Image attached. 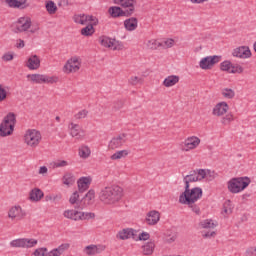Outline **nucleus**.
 Masks as SVG:
<instances>
[{"label": "nucleus", "mask_w": 256, "mask_h": 256, "mask_svg": "<svg viewBox=\"0 0 256 256\" xmlns=\"http://www.w3.org/2000/svg\"><path fill=\"white\" fill-rule=\"evenodd\" d=\"M123 199V188L120 186H106L99 192V200L104 205H115Z\"/></svg>", "instance_id": "nucleus-1"}, {"label": "nucleus", "mask_w": 256, "mask_h": 256, "mask_svg": "<svg viewBox=\"0 0 256 256\" xmlns=\"http://www.w3.org/2000/svg\"><path fill=\"white\" fill-rule=\"evenodd\" d=\"M203 197V189L200 187L191 188V185L185 186L184 192L179 196V203H197Z\"/></svg>", "instance_id": "nucleus-2"}, {"label": "nucleus", "mask_w": 256, "mask_h": 256, "mask_svg": "<svg viewBox=\"0 0 256 256\" xmlns=\"http://www.w3.org/2000/svg\"><path fill=\"white\" fill-rule=\"evenodd\" d=\"M15 123H17L15 113L9 112L0 124V137H9V135H13V131H15Z\"/></svg>", "instance_id": "nucleus-3"}, {"label": "nucleus", "mask_w": 256, "mask_h": 256, "mask_svg": "<svg viewBox=\"0 0 256 256\" xmlns=\"http://www.w3.org/2000/svg\"><path fill=\"white\" fill-rule=\"evenodd\" d=\"M24 141L26 145L35 149V147H38L39 143H41V132L35 129L27 130L24 136Z\"/></svg>", "instance_id": "nucleus-4"}, {"label": "nucleus", "mask_w": 256, "mask_h": 256, "mask_svg": "<svg viewBox=\"0 0 256 256\" xmlns=\"http://www.w3.org/2000/svg\"><path fill=\"white\" fill-rule=\"evenodd\" d=\"M35 245H37V240L29 238H18L10 242V247L19 249H31Z\"/></svg>", "instance_id": "nucleus-5"}, {"label": "nucleus", "mask_w": 256, "mask_h": 256, "mask_svg": "<svg viewBox=\"0 0 256 256\" xmlns=\"http://www.w3.org/2000/svg\"><path fill=\"white\" fill-rule=\"evenodd\" d=\"M100 44L102 47H107L108 49H112L113 51H122L123 43L118 40L111 39L107 36H101L99 38Z\"/></svg>", "instance_id": "nucleus-6"}, {"label": "nucleus", "mask_w": 256, "mask_h": 256, "mask_svg": "<svg viewBox=\"0 0 256 256\" xmlns=\"http://www.w3.org/2000/svg\"><path fill=\"white\" fill-rule=\"evenodd\" d=\"M219 61H221V56H207L201 59L199 62V67L200 69L207 71L209 69H213V67H215Z\"/></svg>", "instance_id": "nucleus-7"}, {"label": "nucleus", "mask_w": 256, "mask_h": 256, "mask_svg": "<svg viewBox=\"0 0 256 256\" xmlns=\"http://www.w3.org/2000/svg\"><path fill=\"white\" fill-rule=\"evenodd\" d=\"M108 13L114 19H117V17H131L133 15V9L123 10L119 6H112L108 9Z\"/></svg>", "instance_id": "nucleus-8"}, {"label": "nucleus", "mask_w": 256, "mask_h": 256, "mask_svg": "<svg viewBox=\"0 0 256 256\" xmlns=\"http://www.w3.org/2000/svg\"><path fill=\"white\" fill-rule=\"evenodd\" d=\"M15 30L14 33H23L29 29H31V18L29 17H21L14 24Z\"/></svg>", "instance_id": "nucleus-9"}, {"label": "nucleus", "mask_w": 256, "mask_h": 256, "mask_svg": "<svg viewBox=\"0 0 256 256\" xmlns=\"http://www.w3.org/2000/svg\"><path fill=\"white\" fill-rule=\"evenodd\" d=\"M26 216L27 213L23 211V208H21V206H14L10 208V210L8 211V217L12 221H15V219L16 221H23V219H25Z\"/></svg>", "instance_id": "nucleus-10"}, {"label": "nucleus", "mask_w": 256, "mask_h": 256, "mask_svg": "<svg viewBox=\"0 0 256 256\" xmlns=\"http://www.w3.org/2000/svg\"><path fill=\"white\" fill-rule=\"evenodd\" d=\"M95 201V190H89L85 196L80 200V204L75 206V209L83 210L87 205H93Z\"/></svg>", "instance_id": "nucleus-11"}, {"label": "nucleus", "mask_w": 256, "mask_h": 256, "mask_svg": "<svg viewBox=\"0 0 256 256\" xmlns=\"http://www.w3.org/2000/svg\"><path fill=\"white\" fill-rule=\"evenodd\" d=\"M232 56L238 59H249L251 57V49H249V46H239L232 51Z\"/></svg>", "instance_id": "nucleus-12"}, {"label": "nucleus", "mask_w": 256, "mask_h": 256, "mask_svg": "<svg viewBox=\"0 0 256 256\" xmlns=\"http://www.w3.org/2000/svg\"><path fill=\"white\" fill-rule=\"evenodd\" d=\"M200 144H201V139L199 137L197 136L188 137L184 141V147H186L184 151H192L193 149H197V147H199Z\"/></svg>", "instance_id": "nucleus-13"}, {"label": "nucleus", "mask_w": 256, "mask_h": 256, "mask_svg": "<svg viewBox=\"0 0 256 256\" xmlns=\"http://www.w3.org/2000/svg\"><path fill=\"white\" fill-rule=\"evenodd\" d=\"M126 137V134H120L112 138L108 145L109 149H119V147H123V145H125Z\"/></svg>", "instance_id": "nucleus-14"}, {"label": "nucleus", "mask_w": 256, "mask_h": 256, "mask_svg": "<svg viewBox=\"0 0 256 256\" xmlns=\"http://www.w3.org/2000/svg\"><path fill=\"white\" fill-rule=\"evenodd\" d=\"M229 111V104L227 102H219L215 105V107L212 110V115L215 117H222V115H225Z\"/></svg>", "instance_id": "nucleus-15"}, {"label": "nucleus", "mask_w": 256, "mask_h": 256, "mask_svg": "<svg viewBox=\"0 0 256 256\" xmlns=\"http://www.w3.org/2000/svg\"><path fill=\"white\" fill-rule=\"evenodd\" d=\"M69 129L71 137H75L76 139H84L85 132L83 131V129H81V126L71 122Z\"/></svg>", "instance_id": "nucleus-16"}, {"label": "nucleus", "mask_w": 256, "mask_h": 256, "mask_svg": "<svg viewBox=\"0 0 256 256\" xmlns=\"http://www.w3.org/2000/svg\"><path fill=\"white\" fill-rule=\"evenodd\" d=\"M26 67L30 69V71H35L41 67V60L39 59V56L32 55L28 58L26 62Z\"/></svg>", "instance_id": "nucleus-17"}, {"label": "nucleus", "mask_w": 256, "mask_h": 256, "mask_svg": "<svg viewBox=\"0 0 256 256\" xmlns=\"http://www.w3.org/2000/svg\"><path fill=\"white\" fill-rule=\"evenodd\" d=\"M105 249L104 245H89L84 248V253L86 255H98L99 253H103V250Z\"/></svg>", "instance_id": "nucleus-18"}, {"label": "nucleus", "mask_w": 256, "mask_h": 256, "mask_svg": "<svg viewBox=\"0 0 256 256\" xmlns=\"http://www.w3.org/2000/svg\"><path fill=\"white\" fill-rule=\"evenodd\" d=\"M160 219L161 215L159 214V211L152 210L146 216V223L148 225H157Z\"/></svg>", "instance_id": "nucleus-19"}, {"label": "nucleus", "mask_w": 256, "mask_h": 256, "mask_svg": "<svg viewBox=\"0 0 256 256\" xmlns=\"http://www.w3.org/2000/svg\"><path fill=\"white\" fill-rule=\"evenodd\" d=\"M114 3L121 5V7L132 9V15L135 13L137 0H114Z\"/></svg>", "instance_id": "nucleus-20"}, {"label": "nucleus", "mask_w": 256, "mask_h": 256, "mask_svg": "<svg viewBox=\"0 0 256 256\" xmlns=\"http://www.w3.org/2000/svg\"><path fill=\"white\" fill-rule=\"evenodd\" d=\"M42 197H45V194L39 188H34L29 193L30 201H34L35 203H37L38 201H41Z\"/></svg>", "instance_id": "nucleus-21"}, {"label": "nucleus", "mask_w": 256, "mask_h": 256, "mask_svg": "<svg viewBox=\"0 0 256 256\" xmlns=\"http://www.w3.org/2000/svg\"><path fill=\"white\" fill-rule=\"evenodd\" d=\"M5 3L12 9H25V7H27L25 6L27 3L25 0H5Z\"/></svg>", "instance_id": "nucleus-22"}, {"label": "nucleus", "mask_w": 256, "mask_h": 256, "mask_svg": "<svg viewBox=\"0 0 256 256\" xmlns=\"http://www.w3.org/2000/svg\"><path fill=\"white\" fill-rule=\"evenodd\" d=\"M139 21L135 17L128 18L124 21V27L126 31H135L137 29Z\"/></svg>", "instance_id": "nucleus-23"}, {"label": "nucleus", "mask_w": 256, "mask_h": 256, "mask_svg": "<svg viewBox=\"0 0 256 256\" xmlns=\"http://www.w3.org/2000/svg\"><path fill=\"white\" fill-rule=\"evenodd\" d=\"M89 185H91V178L82 177L78 180V189L80 193L87 191L89 189Z\"/></svg>", "instance_id": "nucleus-24"}, {"label": "nucleus", "mask_w": 256, "mask_h": 256, "mask_svg": "<svg viewBox=\"0 0 256 256\" xmlns=\"http://www.w3.org/2000/svg\"><path fill=\"white\" fill-rule=\"evenodd\" d=\"M81 212L77 210H66L64 211V217L71 219L72 221H81Z\"/></svg>", "instance_id": "nucleus-25"}, {"label": "nucleus", "mask_w": 256, "mask_h": 256, "mask_svg": "<svg viewBox=\"0 0 256 256\" xmlns=\"http://www.w3.org/2000/svg\"><path fill=\"white\" fill-rule=\"evenodd\" d=\"M236 183L238 184V187L240 188L241 191H245L247 187L251 184V178L245 176V177H239L235 178Z\"/></svg>", "instance_id": "nucleus-26"}, {"label": "nucleus", "mask_w": 256, "mask_h": 256, "mask_svg": "<svg viewBox=\"0 0 256 256\" xmlns=\"http://www.w3.org/2000/svg\"><path fill=\"white\" fill-rule=\"evenodd\" d=\"M179 76L177 75H170L166 77L162 83L164 87H174V85H177L179 83Z\"/></svg>", "instance_id": "nucleus-27"}, {"label": "nucleus", "mask_w": 256, "mask_h": 256, "mask_svg": "<svg viewBox=\"0 0 256 256\" xmlns=\"http://www.w3.org/2000/svg\"><path fill=\"white\" fill-rule=\"evenodd\" d=\"M183 181L185 183V187H187V185H190L189 183H197V181H199V177H197V171H190L189 175H186L183 178Z\"/></svg>", "instance_id": "nucleus-28"}, {"label": "nucleus", "mask_w": 256, "mask_h": 256, "mask_svg": "<svg viewBox=\"0 0 256 256\" xmlns=\"http://www.w3.org/2000/svg\"><path fill=\"white\" fill-rule=\"evenodd\" d=\"M45 74H28L27 78L32 81V83H36L38 85H41L45 83Z\"/></svg>", "instance_id": "nucleus-29"}, {"label": "nucleus", "mask_w": 256, "mask_h": 256, "mask_svg": "<svg viewBox=\"0 0 256 256\" xmlns=\"http://www.w3.org/2000/svg\"><path fill=\"white\" fill-rule=\"evenodd\" d=\"M228 190L230 193H241V188L239 187V184H237L236 178H232L228 181Z\"/></svg>", "instance_id": "nucleus-30"}, {"label": "nucleus", "mask_w": 256, "mask_h": 256, "mask_svg": "<svg viewBox=\"0 0 256 256\" xmlns=\"http://www.w3.org/2000/svg\"><path fill=\"white\" fill-rule=\"evenodd\" d=\"M79 69V64H73L71 62H66V64L63 67L64 73H77Z\"/></svg>", "instance_id": "nucleus-31"}, {"label": "nucleus", "mask_w": 256, "mask_h": 256, "mask_svg": "<svg viewBox=\"0 0 256 256\" xmlns=\"http://www.w3.org/2000/svg\"><path fill=\"white\" fill-rule=\"evenodd\" d=\"M131 235H133V228H127L120 231L117 237L118 239L125 241V239H131Z\"/></svg>", "instance_id": "nucleus-32"}, {"label": "nucleus", "mask_w": 256, "mask_h": 256, "mask_svg": "<svg viewBox=\"0 0 256 256\" xmlns=\"http://www.w3.org/2000/svg\"><path fill=\"white\" fill-rule=\"evenodd\" d=\"M199 227L202 229H215V227H217V223L213 222L212 219H206L199 223Z\"/></svg>", "instance_id": "nucleus-33"}, {"label": "nucleus", "mask_w": 256, "mask_h": 256, "mask_svg": "<svg viewBox=\"0 0 256 256\" xmlns=\"http://www.w3.org/2000/svg\"><path fill=\"white\" fill-rule=\"evenodd\" d=\"M79 155L81 159H88V157L91 156V148H89L87 145H82L79 148Z\"/></svg>", "instance_id": "nucleus-34"}, {"label": "nucleus", "mask_w": 256, "mask_h": 256, "mask_svg": "<svg viewBox=\"0 0 256 256\" xmlns=\"http://www.w3.org/2000/svg\"><path fill=\"white\" fill-rule=\"evenodd\" d=\"M142 249L144 255H153V251H155V243L147 242L145 245L142 246Z\"/></svg>", "instance_id": "nucleus-35"}, {"label": "nucleus", "mask_w": 256, "mask_h": 256, "mask_svg": "<svg viewBox=\"0 0 256 256\" xmlns=\"http://www.w3.org/2000/svg\"><path fill=\"white\" fill-rule=\"evenodd\" d=\"M74 22L78 23L79 25H87V19H91L85 14H76L73 17Z\"/></svg>", "instance_id": "nucleus-36"}, {"label": "nucleus", "mask_w": 256, "mask_h": 256, "mask_svg": "<svg viewBox=\"0 0 256 256\" xmlns=\"http://www.w3.org/2000/svg\"><path fill=\"white\" fill-rule=\"evenodd\" d=\"M45 7L49 15H55L57 13V5L55 4V2L48 0L46 1Z\"/></svg>", "instance_id": "nucleus-37"}, {"label": "nucleus", "mask_w": 256, "mask_h": 256, "mask_svg": "<svg viewBox=\"0 0 256 256\" xmlns=\"http://www.w3.org/2000/svg\"><path fill=\"white\" fill-rule=\"evenodd\" d=\"M181 205H187L195 215H201V208L195 202H180Z\"/></svg>", "instance_id": "nucleus-38"}, {"label": "nucleus", "mask_w": 256, "mask_h": 256, "mask_svg": "<svg viewBox=\"0 0 256 256\" xmlns=\"http://www.w3.org/2000/svg\"><path fill=\"white\" fill-rule=\"evenodd\" d=\"M221 95L224 99H234L235 98V90L231 88H223L221 90Z\"/></svg>", "instance_id": "nucleus-39"}, {"label": "nucleus", "mask_w": 256, "mask_h": 256, "mask_svg": "<svg viewBox=\"0 0 256 256\" xmlns=\"http://www.w3.org/2000/svg\"><path fill=\"white\" fill-rule=\"evenodd\" d=\"M93 33H95V28L93 27V24H89L81 29V35H83L84 37H91Z\"/></svg>", "instance_id": "nucleus-40"}, {"label": "nucleus", "mask_w": 256, "mask_h": 256, "mask_svg": "<svg viewBox=\"0 0 256 256\" xmlns=\"http://www.w3.org/2000/svg\"><path fill=\"white\" fill-rule=\"evenodd\" d=\"M63 183L68 187L75 184V176L72 173H66L63 176Z\"/></svg>", "instance_id": "nucleus-41"}, {"label": "nucleus", "mask_w": 256, "mask_h": 256, "mask_svg": "<svg viewBox=\"0 0 256 256\" xmlns=\"http://www.w3.org/2000/svg\"><path fill=\"white\" fill-rule=\"evenodd\" d=\"M69 203H70L71 205H74V208H75V207H79V205H81V200H79V192L75 191V192L71 195V197H70V199H69Z\"/></svg>", "instance_id": "nucleus-42"}, {"label": "nucleus", "mask_w": 256, "mask_h": 256, "mask_svg": "<svg viewBox=\"0 0 256 256\" xmlns=\"http://www.w3.org/2000/svg\"><path fill=\"white\" fill-rule=\"evenodd\" d=\"M52 169H61L63 167H68L69 162L67 160H57L51 163Z\"/></svg>", "instance_id": "nucleus-43"}, {"label": "nucleus", "mask_w": 256, "mask_h": 256, "mask_svg": "<svg viewBox=\"0 0 256 256\" xmlns=\"http://www.w3.org/2000/svg\"><path fill=\"white\" fill-rule=\"evenodd\" d=\"M223 213L226 215H231V213H233V203H231V200H226L224 202Z\"/></svg>", "instance_id": "nucleus-44"}, {"label": "nucleus", "mask_w": 256, "mask_h": 256, "mask_svg": "<svg viewBox=\"0 0 256 256\" xmlns=\"http://www.w3.org/2000/svg\"><path fill=\"white\" fill-rule=\"evenodd\" d=\"M127 155H129V151L128 150H120L115 152L112 156L111 159L113 161L117 160V159H123V157H127Z\"/></svg>", "instance_id": "nucleus-45"}, {"label": "nucleus", "mask_w": 256, "mask_h": 256, "mask_svg": "<svg viewBox=\"0 0 256 256\" xmlns=\"http://www.w3.org/2000/svg\"><path fill=\"white\" fill-rule=\"evenodd\" d=\"M232 67H233V64L229 60H225L222 63H220V70L226 71V73H231Z\"/></svg>", "instance_id": "nucleus-46"}, {"label": "nucleus", "mask_w": 256, "mask_h": 256, "mask_svg": "<svg viewBox=\"0 0 256 256\" xmlns=\"http://www.w3.org/2000/svg\"><path fill=\"white\" fill-rule=\"evenodd\" d=\"M161 42L157 41V40H148L147 43H146V47L147 49H152V50H155V49H159V47H161Z\"/></svg>", "instance_id": "nucleus-47"}, {"label": "nucleus", "mask_w": 256, "mask_h": 256, "mask_svg": "<svg viewBox=\"0 0 256 256\" xmlns=\"http://www.w3.org/2000/svg\"><path fill=\"white\" fill-rule=\"evenodd\" d=\"M196 171V176L198 177V181H203L205 177H207V173H211V170L198 169Z\"/></svg>", "instance_id": "nucleus-48"}, {"label": "nucleus", "mask_w": 256, "mask_h": 256, "mask_svg": "<svg viewBox=\"0 0 256 256\" xmlns=\"http://www.w3.org/2000/svg\"><path fill=\"white\" fill-rule=\"evenodd\" d=\"M86 219H95V213H93V212H80V221H85Z\"/></svg>", "instance_id": "nucleus-49"}, {"label": "nucleus", "mask_w": 256, "mask_h": 256, "mask_svg": "<svg viewBox=\"0 0 256 256\" xmlns=\"http://www.w3.org/2000/svg\"><path fill=\"white\" fill-rule=\"evenodd\" d=\"M69 247H71V244L69 243H64V244H61L59 246V248H55V250L57 251V253L61 256L63 255L64 251H68Z\"/></svg>", "instance_id": "nucleus-50"}, {"label": "nucleus", "mask_w": 256, "mask_h": 256, "mask_svg": "<svg viewBox=\"0 0 256 256\" xmlns=\"http://www.w3.org/2000/svg\"><path fill=\"white\" fill-rule=\"evenodd\" d=\"M174 43H175L174 39H167L163 42H160V45H161L160 47H163V49H169L173 47Z\"/></svg>", "instance_id": "nucleus-51"}, {"label": "nucleus", "mask_w": 256, "mask_h": 256, "mask_svg": "<svg viewBox=\"0 0 256 256\" xmlns=\"http://www.w3.org/2000/svg\"><path fill=\"white\" fill-rule=\"evenodd\" d=\"M45 83L48 85H53L55 83H59V77L57 76H45Z\"/></svg>", "instance_id": "nucleus-52"}, {"label": "nucleus", "mask_w": 256, "mask_h": 256, "mask_svg": "<svg viewBox=\"0 0 256 256\" xmlns=\"http://www.w3.org/2000/svg\"><path fill=\"white\" fill-rule=\"evenodd\" d=\"M124 106H125V101H123V100H116V101L113 103L112 109H113V111H120V109H121L122 107H124Z\"/></svg>", "instance_id": "nucleus-53"}, {"label": "nucleus", "mask_w": 256, "mask_h": 256, "mask_svg": "<svg viewBox=\"0 0 256 256\" xmlns=\"http://www.w3.org/2000/svg\"><path fill=\"white\" fill-rule=\"evenodd\" d=\"M128 83L130 85H139V83H143V78L137 77V76H132L128 80Z\"/></svg>", "instance_id": "nucleus-54"}, {"label": "nucleus", "mask_w": 256, "mask_h": 256, "mask_svg": "<svg viewBox=\"0 0 256 256\" xmlns=\"http://www.w3.org/2000/svg\"><path fill=\"white\" fill-rule=\"evenodd\" d=\"M230 73H232V74H235V73L241 74V73H243V67L239 64H236V65L232 64Z\"/></svg>", "instance_id": "nucleus-55"}, {"label": "nucleus", "mask_w": 256, "mask_h": 256, "mask_svg": "<svg viewBox=\"0 0 256 256\" xmlns=\"http://www.w3.org/2000/svg\"><path fill=\"white\" fill-rule=\"evenodd\" d=\"M233 121V114H227L225 117L222 118L221 123L222 125H229Z\"/></svg>", "instance_id": "nucleus-56"}, {"label": "nucleus", "mask_w": 256, "mask_h": 256, "mask_svg": "<svg viewBox=\"0 0 256 256\" xmlns=\"http://www.w3.org/2000/svg\"><path fill=\"white\" fill-rule=\"evenodd\" d=\"M15 57V54L13 52H8V53H5L3 56H2V60L3 61H13Z\"/></svg>", "instance_id": "nucleus-57"}, {"label": "nucleus", "mask_w": 256, "mask_h": 256, "mask_svg": "<svg viewBox=\"0 0 256 256\" xmlns=\"http://www.w3.org/2000/svg\"><path fill=\"white\" fill-rule=\"evenodd\" d=\"M67 62L72 63V65H78L79 68L81 69V60L79 59V57L74 56V57L70 58Z\"/></svg>", "instance_id": "nucleus-58"}, {"label": "nucleus", "mask_w": 256, "mask_h": 256, "mask_svg": "<svg viewBox=\"0 0 256 256\" xmlns=\"http://www.w3.org/2000/svg\"><path fill=\"white\" fill-rule=\"evenodd\" d=\"M151 235L147 232H142L138 235V241H148L150 239Z\"/></svg>", "instance_id": "nucleus-59"}, {"label": "nucleus", "mask_w": 256, "mask_h": 256, "mask_svg": "<svg viewBox=\"0 0 256 256\" xmlns=\"http://www.w3.org/2000/svg\"><path fill=\"white\" fill-rule=\"evenodd\" d=\"M89 114V111L87 110H81L80 112H78L75 115V119H85V117H87V115Z\"/></svg>", "instance_id": "nucleus-60"}, {"label": "nucleus", "mask_w": 256, "mask_h": 256, "mask_svg": "<svg viewBox=\"0 0 256 256\" xmlns=\"http://www.w3.org/2000/svg\"><path fill=\"white\" fill-rule=\"evenodd\" d=\"M7 99V90L0 85V102L5 101Z\"/></svg>", "instance_id": "nucleus-61"}, {"label": "nucleus", "mask_w": 256, "mask_h": 256, "mask_svg": "<svg viewBox=\"0 0 256 256\" xmlns=\"http://www.w3.org/2000/svg\"><path fill=\"white\" fill-rule=\"evenodd\" d=\"M47 251V248H38L34 251V256H45V253Z\"/></svg>", "instance_id": "nucleus-62"}, {"label": "nucleus", "mask_w": 256, "mask_h": 256, "mask_svg": "<svg viewBox=\"0 0 256 256\" xmlns=\"http://www.w3.org/2000/svg\"><path fill=\"white\" fill-rule=\"evenodd\" d=\"M86 17H89V18H87V23H89V21H90L92 23V26L97 25V23H99V20L95 16L86 15Z\"/></svg>", "instance_id": "nucleus-63"}, {"label": "nucleus", "mask_w": 256, "mask_h": 256, "mask_svg": "<svg viewBox=\"0 0 256 256\" xmlns=\"http://www.w3.org/2000/svg\"><path fill=\"white\" fill-rule=\"evenodd\" d=\"M247 256H256V247H250L246 250Z\"/></svg>", "instance_id": "nucleus-64"}]
</instances>
